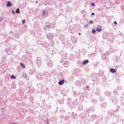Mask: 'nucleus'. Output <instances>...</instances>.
Listing matches in <instances>:
<instances>
[{"instance_id": "23", "label": "nucleus", "mask_w": 124, "mask_h": 124, "mask_svg": "<svg viewBox=\"0 0 124 124\" xmlns=\"http://www.w3.org/2000/svg\"><path fill=\"white\" fill-rule=\"evenodd\" d=\"M43 16H46V11H43L42 13Z\"/></svg>"}, {"instance_id": "14", "label": "nucleus", "mask_w": 124, "mask_h": 124, "mask_svg": "<svg viewBox=\"0 0 124 124\" xmlns=\"http://www.w3.org/2000/svg\"><path fill=\"white\" fill-rule=\"evenodd\" d=\"M44 76L45 77H46V78H48V77H49V73L48 72L45 73Z\"/></svg>"}, {"instance_id": "16", "label": "nucleus", "mask_w": 124, "mask_h": 124, "mask_svg": "<svg viewBox=\"0 0 124 124\" xmlns=\"http://www.w3.org/2000/svg\"><path fill=\"white\" fill-rule=\"evenodd\" d=\"M22 75L23 78H27V75L26 74V73L23 72Z\"/></svg>"}, {"instance_id": "49", "label": "nucleus", "mask_w": 124, "mask_h": 124, "mask_svg": "<svg viewBox=\"0 0 124 124\" xmlns=\"http://www.w3.org/2000/svg\"><path fill=\"white\" fill-rule=\"evenodd\" d=\"M2 110H3V108H2Z\"/></svg>"}, {"instance_id": "7", "label": "nucleus", "mask_w": 124, "mask_h": 124, "mask_svg": "<svg viewBox=\"0 0 124 124\" xmlns=\"http://www.w3.org/2000/svg\"><path fill=\"white\" fill-rule=\"evenodd\" d=\"M11 6H12V3L10 1H8L7 2L6 7H11Z\"/></svg>"}, {"instance_id": "17", "label": "nucleus", "mask_w": 124, "mask_h": 124, "mask_svg": "<svg viewBox=\"0 0 124 124\" xmlns=\"http://www.w3.org/2000/svg\"><path fill=\"white\" fill-rule=\"evenodd\" d=\"M20 65H21V66H22V67H23V68H26V66L22 62L20 63Z\"/></svg>"}, {"instance_id": "31", "label": "nucleus", "mask_w": 124, "mask_h": 124, "mask_svg": "<svg viewBox=\"0 0 124 124\" xmlns=\"http://www.w3.org/2000/svg\"><path fill=\"white\" fill-rule=\"evenodd\" d=\"M73 114V117L74 119H76V116L73 114H74V113H72Z\"/></svg>"}, {"instance_id": "21", "label": "nucleus", "mask_w": 124, "mask_h": 124, "mask_svg": "<svg viewBox=\"0 0 124 124\" xmlns=\"http://www.w3.org/2000/svg\"><path fill=\"white\" fill-rule=\"evenodd\" d=\"M95 32H96V30L93 29L92 30V33H93V34H94V33H95Z\"/></svg>"}, {"instance_id": "33", "label": "nucleus", "mask_w": 124, "mask_h": 124, "mask_svg": "<svg viewBox=\"0 0 124 124\" xmlns=\"http://www.w3.org/2000/svg\"><path fill=\"white\" fill-rule=\"evenodd\" d=\"M89 24H93V20H90L89 22Z\"/></svg>"}, {"instance_id": "30", "label": "nucleus", "mask_w": 124, "mask_h": 124, "mask_svg": "<svg viewBox=\"0 0 124 124\" xmlns=\"http://www.w3.org/2000/svg\"><path fill=\"white\" fill-rule=\"evenodd\" d=\"M48 15H49V14H48V11H46V16H48Z\"/></svg>"}, {"instance_id": "44", "label": "nucleus", "mask_w": 124, "mask_h": 124, "mask_svg": "<svg viewBox=\"0 0 124 124\" xmlns=\"http://www.w3.org/2000/svg\"><path fill=\"white\" fill-rule=\"evenodd\" d=\"M113 114H110V116H113Z\"/></svg>"}, {"instance_id": "6", "label": "nucleus", "mask_w": 124, "mask_h": 124, "mask_svg": "<svg viewBox=\"0 0 124 124\" xmlns=\"http://www.w3.org/2000/svg\"><path fill=\"white\" fill-rule=\"evenodd\" d=\"M29 73L31 75H33V74H35V70L34 69H30L29 70Z\"/></svg>"}, {"instance_id": "26", "label": "nucleus", "mask_w": 124, "mask_h": 124, "mask_svg": "<svg viewBox=\"0 0 124 124\" xmlns=\"http://www.w3.org/2000/svg\"><path fill=\"white\" fill-rule=\"evenodd\" d=\"M80 99H81V100H84V96H83V95H81L80 96Z\"/></svg>"}, {"instance_id": "19", "label": "nucleus", "mask_w": 124, "mask_h": 124, "mask_svg": "<svg viewBox=\"0 0 124 124\" xmlns=\"http://www.w3.org/2000/svg\"><path fill=\"white\" fill-rule=\"evenodd\" d=\"M37 86L38 88H39V89L42 88V85H41V84H38Z\"/></svg>"}, {"instance_id": "28", "label": "nucleus", "mask_w": 124, "mask_h": 124, "mask_svg": "<svg viewBox=\"0 0 124 124\" xmlns=\"http://www.w3.org/2000/svg\"><path fill=\"white\" fill-rule=\"evenodd\" d=\"M96 93L97 94V95H99V94L100 93V92L99 91H96Z\"/></svg>"}, {"instance_id": "3", "label": "nucleus", "mask_w": 124, "mask_h": 124, "mask_svg": "<svg viewBox=\"0 0 124 124\" xmlns=\"http://www.w3.org/2000/svg\"><path fill=\"white\" fill-rule=\"evenodd\" d=\"M36 76L39 80H42L43 79V74L37 73Z\"/></svg>"}, {"instance_id": "41", "label": "nucleus", "mask_w": 124, "mask_h": 124, "mask_svg": "<svg viewBox=\"0 0 124 124\" xmlns=\"http://www.w3.org/2000/svg\"><path fill=\"white\" fill-rule=\"evenodd\" d=\"M25 58L26 60H27V59H28V57L25 56Z\"/></svg>"}, {"instance_id": "18", "label": "nucleus", "mask_w": 124, "mask_h": 124, "mask_svg": "<svg viewBox=\"0 0 124 124\" xmlns=\"http://www.w3.org/2000/svg\"><path fill=\"white\" fill-rule=\"evenodd\" d=\"M105 59H106V55L105 54L103 55L102 56V60L103 61H104V60H105Z\"/></svg>"}, {"instance_id": "32", "label": "nucleus", "mask_w": 124, "mask_h": 124, "mask_svg": "<svg viewBox=\"0 0 124 124\" xmlns=\"http://www.w3.org/2000/svg\"><path fill=\"white\" fill-rule=\"evenodd\" d=\"M22 24H26V20L24 19L22 20Z\"/></svg>"}, {"instance_id": "46", "label": "nucleus", "mask_w": 124, "mask_h": 124, "mask_svg": "<svg viewBox=\"0 0 124 124\" xmlns=\"http://www.w3.org/2000/svg\"><path fill=\"white\" fill-rule=\"evenodd\" d=\"M44 30H45V31H46V28H44Z\"/></svg>"}, {"instance_id": "4", "label": "nucleus", "mask_w": 124, "mask_h": 124, "mask_svg": "<svg viewBox=\"0 0 124 124\" xmlns=\"http://www.w3.org/2000/svg\"><path fill=\"white\" fill-rule=\"evenodd\" d=\"M96 31H98V32H99L101 31H102V28H101V26L97 25L96 28Z\"/></svg>"}, {"instance_id": "29", "label": "nucleus", "mask_w": 124, "mask_h": 124, "mask_svg": "<svg viewBox=\"0 0 124 124\" xmlns=\"http://www.w3.org/2000/svg\"><path fill=\"white\" fill-rule=\"evenodd\" d=\"M94 5H95V4H94V3H93V2L91 3V6H94Z\"/></svg>"}, {"instance_id": "9", "label": "nucleus", "mask_w": 124, "mask_h": 124, "mask_svg": "<svg viewBox=\"0 0 124 124\" xmlns=\"http://www.w3.org/2000/svg\"><path fill=\"white\" fill-rule=\"evenodd\" d=\"M58 84L59 85H60V86H62V85H63V84H64V79H62L59 81L58 82Z\"/></svg>"}, {"instance_id": "27", "label": "nucleus", "mask_w": 124, "mask_h": 124, "mask_svg": "<svg viewBox=\"0 0 124 124\" xmlns=\"http://www.w3.org/2000/svg\"><path fill=\"white\" fill-rule=\"evenodd\" d=\"M88 25H89V24H88L84 25V29L87 28L88 27Z\"/></svg>"}, {"instance_id": "36", "label": "nucleus", "mask_w": 124, "mask_h": 124, "mask_svg": "<svg viewBox=\"0 0 124 124\" xmlns=\"http://www.w3.org/2000/svg\"><path fill=\"white\" fill-rule=\"evenodd\" d=\"M12 14H15V11H14V10L12 11Z\"/></svg>"}, {"instance_id": "37", "label": "nucleus", "mask_w": 124, "mask_h": 124, "mask_svg": "<svg viewBox=\"0 0 124 124\" xmlns=\"http://www.w3.org/2000/svg\"><path fill=\"white\" fill-rule=\"evenodd\" d=\"M91 15L93 16H93H94V13H92V14H91Z\"/></svg>"}, {"instance_id": "1", "label": "nucleus", "mask_w": 124, "mask_h": 124, "mask_svg": "<svg viewBox=\"0 0 124 124\" xmlns=\"http://www.w3.org/2000/svg\"><path fill=\"white\" fill-rule=\"evenodd\" d=\"M36 63L38 66V67H40V66H41V59L40 58H37V60L36 61Z\"/></svg>"}, {"instance_id": "12", "label": "nucleus", "mask_w": 124, "mask_h": 124, "mask_svg": "<svg viewBox=\"0 0 124 124\" xmlns=\"http://www.w3.org/2000/svg\"><path fill=\"white\" fill-rule=\"evenodd\" d=\"M26 52L27 56L28 57H29V58H31L32 57L31 56V54L30 52H28V50H26Z\"/></svg>"}, {"instance_id": "11", "label": "nucleus", "mask_w": 124, "mask_h": 124, "mask_svg": "<svg viewBox=\"0 0 124 124\" xmlns=\"http://www.w3.org/2000/svg\"><path fill=\"white\" fill-rule=\"evenodd\" d=\"M110 71L111 73H116V71H117V70H116V69L111 68L110 69Z\"/></svg>"}, {"instance_id": "2", "label": "nucleus", "mask_w": 124, "mask_h": 124, "mask_svg": "<svg viewBox=\"0 0 124 124\" xmlns=\"http://www.w3.org/2000/svg\"><path fill=\"white\" fill-rule=\"evenodd\" d=\"M53 36H54L53 35V34L51 33H48L46 34V37L48 40H52V39H53Z\"/></svg>"}, {"instance_id": "5", "label": "nucleus", "mask_w": 124, "mask_h": 124, "mask_svg": "<svg viewBox=\"0 0 124 124\" xmlns=\"http://www.w3.org/2000/svg\"><path fill=\"white\" fill-rule=\"evenodd\" d=\"M47 65L48 67H52V66H53L54 63L52 62V61L50 60L49 62L47 63Z\"/></svg>"}, {"instance_id": "22", "label": "nucleus", "mask_w": 124, "mask_h": 124, "mask_svg": "<svg viewBox=\"0 0 124 124\" xmlns=\"http://www.w3.org/2000/svg\"><path fill=\"white\" fill-rule=\"evenodd\" d=\"M11 79H16V77H15V76L12 75L11 77Z\"/></svg>"}, {"instance_id": "43", "label": "nucleus", "mask_w": 124, "mask_h": 124, "mask_svg": "<svg viewBox=\"0 0 124 124\" xmlns=\"http://www.w3.org/2000/svg\"><path fill=\"white\" fill-rule=\"evenodd\" d=\"M78 35H81V33H78Z\"/></svg>"}, {"instance_id": "35", "label": "nucleus", "mask_w": 124, "mask_h": 124, "mask_svg": "<svg viewBox=\"0 0 124 124\" xmlns=\"http://www.w3.org/2000/svg\"><path fill=\"white\" fill-rule=\"evenodd\" d=\"M113 24H114V25H117L118 23H117V21H114Z\"/></svg>"}, {"instance_id": "25", "label": "nucleus", "mask_w": 124, "mask_h": 124, "mask_svg": "<svg viewBox=\"0 0 124 124\" xmlns=\"http://www.w3.org/2000/svg\"><path fill=\"white\" fill-rule=\"evenodd\" d=\"M46 28H47V29H51V26L50 25H46Z\"/></svg>"}, {"instance_id": "24", "label": "nucleus", "mask_w": 124, "mask_h": 124, "mask_svg": "<svg viewBox=\"0 0 124 124\" xmlns=\"http://www.w3.org/2000/svg\"><path fill=\"white\" fill-rule=\"evenodd\" d=\"M102 107H103L104 108H105V107H106V104H103L101 105Z\"/></svg>"}, {"instance_id": "39", "label": "nucleus", "mask_w": 124, "mask_h": 124, "mask_svg": "<svg viewBox=\"0 0 124 124\" xmlns=\"http://www.w3.org/2000/svg\"><path fill=\"white\" fill-rule=\"evenodd\" d=\"M46 124H49V121L48 120L46 121Z\"/></svg>"}, {"instance_id": "10", "label": "nucleus", "mask_w": 124, "mask_h": 124, "mask_svg": "<svg viewBox=\"0 0 124 124\" xmlns=\"http://www.w3.org/2000/svg\"><path fill=\"white\" fill-rule=\"evenodd\" d=\"M63 65L65 67H67L68 66V61L64 62L63 64Z\"/></svg>"}, {"instance_id": "38", "label": "nucleus", "mask_w": 124, "mask_h": 124, "mask_svg": "<svg viewBox=\"0 0 124 124\" xmlns=\"http://www.w3.org/2000/svg\"><path fill=\"white\" fill-rule=\"evenodd\" d=\"M75 102H78V99H75Z\"/></svg>"}, {"instance_id": "20", "label": "nucleus", "mask_w": 124, "mask_h": 124, "mask_svg": "<svg viewBox=\"0 0 124 124\" xmlns=\"http://www.w3.org/2000/svg\"><path fill=\"white\" fill-rule=\"evenodd\" d=\"M90 110H91V111H92V112H93V111H94V110H95L94 107H91Z\"/></svg>"}, {"instance_id": "40", "label": "nucleus", "mask_w": 124, "mask_h": 124, "mask_svg": "<svg viewBox=\"0 0 124 124\" xmlns=\"http://www.w3.org/2000/svg\"><path fill=\"white\" fill-rule=\"evenodd\" d=\"M13 32V31H10V33H12Z\"/></svg>"}, {"instance_id": "48", "label": "nucleus", "mask_w": 124, "mask_h": 124, "mask_svg": "<svg viewBox=\"0 0 124 124\" xmlns=\"http://www.w3.org/2000/svg\"><path fill=\"white\" fill-rule=\"evenodd\" d=\"M65 83H67V81H65Z\"/></svg>"}, {"instance_id": "45", "label": "nucleus", "mask_w": 124, "mask_h": 124, "mask_svg": "<svg viewBox=\"0 0 124 124\" xmlns=\"http://www.w3.org/2000/svg\"><path fill=\"white\" fill-rule=\"evenodd\" d=\"M38 3V1H36V3Z\"/></svg>"}, {"instance_id": "8", "label": "nucleus", "mask_w": 124, "mask_h": 124, "mask_svg": "<svg viewBox=\"0 0 124 124\" xmlns=\"http://www.w3.org/2000/svg\"><path fill=\"white\" fill-rule=\"evenodd\" d=\"M59 39H60L61 40V41H63V40H64L65 38H64V35L61 34L60 35V37H59Z\"/></svg>"}, {"instance_id": "15", "label": "nucleus", "mask_w": 124, "mask_h": 124, "mask_svg": "<svg viewBox=\"0 0 124 124\" xmlns=\"http://www.w3.org/2000/svg\"><path fill=\"white\" fill-rule=\"evenodd\" d=\"M15 13L17 14H20V9L17 8L15 11Z\"/></svg>"}, {"instance_id": "42", "label": "nucleus", "mask_w": 124, "mask_h": 124, "mask_svg": "<svg viewBox=\"0 0 124 124\" xmlns=\"http://www.w3.org/2000/svg\"><path fill=\"white\" fill-rule=\"evenodd\" d=\"M86 88H90V86H87Z\"/></svg>"}, {"instance_id": "34", "label": "nucleus", "mask_w": 124, "mask_h": 124, "mask_svg": "<svg viewBox=\"0 0 124 124\" xmlns=\"http://www.w3.org/2000/svg\"><path fill=\"white\" fill-rule=\"evenodd\" d=\"M1 21H3V18L2 17H0V22H1Z\"/></svg>"}, {"instance_id": "13", "label": "nucleus", "mask_w": 124, "mask_h": 124, "mask_svg": "<svg viewBox=\"0 0 124 124\" xmlns=\"http://www.w3.org/2000/svg\"><path fill=\"white\" fill-rule=\"evenodd\" d=\"M87 63H89V60H84V61L82 62V64L83 65L87 64Z\"/></svg>"}, {"instance_id": "47", "label": "nucleus", "mask_w": 124, "mask_h": 124, "mask_svg": "<svg viewBox=\"0 0 124 124\" xmlns=\"http://www.w3.org/2000/svg\"><path fill=\"white\" fill-rule=\"evenodd\" d=\"M77 95L78 96V95H79V94H77L76 96H77Z\"/></svg>"}]
</instances>
